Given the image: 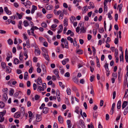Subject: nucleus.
Returning <instances> with one entry per match:
<instances>
[{"label":"nucleus","instance_id":"37998d69","mask_svg":"<svg viewBox=\"0 0 128 128\" xmlns=\"http://www.w3.org/2000/svg\"><path fill=\"white\" fill-rule=\"evenodd\" d=\"M16 14L18 17V18L19 19H21L22 17V16L21 14H19L18 12H16Z\"/></svg>","mask_w":128,"mask_h":128},{"label":"nucleus","instance_id":"4c0bfd02","mask_svg":"<svg viewBox=\"0 0 128 128\" xmlns=\"http://www.w3.org/2000/svg\"><path fill=\"white\" fill-rule=\"evenodd\" d=\"M67 39L68 40L70 41L71 43L73 42V38L70 37V36H68L67 38Z\"/></svg>","mask_w":128,"mask_h":128},{"label":"nucleus","instance_id":"0eeeda50","mask_svg":"<svg viewBox=\"0 0 128 128\" xmlns=\"http://www.w3.org/2000/svg\"><path fill=\"white\" fill-rule=\"evenodd\" d=\"M59 29L58 31V34H60L61 32H62L63 30V26L62 24L60 25L59 26Z\"/></svg>","mask_w":128,"mask_h":128},{"label":"nucleus","instance_id":"5701e85b","mask_svg":"<svg viewBox=\"0 0 128 128\" xmlns=\"http://www.w3.org/2000/svg\"><path fill=\"white\" fill-rule=\"evenodd\" d=\"M8 44L10 45H12L13 44V42L12 39L9 38L8 40Z\"/></svg>","mask_w":128,"mask_h":128},{"label":"nucleus","instance_id":"6e6d98bb","mask_svg":"<svg viewBox=\"0 0 128 128\" xmlns=\"http://www.w3.org/2000/svg\"><path fill=\"white\" fill-rule=\"evenodd\" d=\"M46 17L48 18L49 19L52 17V15L51 14H48L46 15Z\"/></svg>","mask_w":128,"mask_h":128},{"label":"nucleus","instance_id":"c9c22d12","mask_svg":"<svg viewBox=\"0 0 128 128\" xmlns=\"http://www.w3.org/2000/svg\"><path fill=\"white\" fill-rule=\"evenodd\" d=\"M41 26L44 28H46L47 26L46 24L44 22H42L41 24Z\"/></svg>","mask_w":128,"mask_h":128},{"label":"nucleus","instance_id":"cd10ccee","mask_svg":"<svg viewBox=\"0 0 128 128\" xmlns=\"http://www.w3.org/2000/svg\"><path fill=\"white\" fill-rule=\"evenodd\" d=\"M96 60L97 65L98 67L99 68H100V65L99 62V59L97 56L96 57Z\"/></svg>","mask_w":128,"mask_h":128},{"label":"nucleus","instance_id":"f257e3e1","mask_svg":"<svg viewBox=\"0 0 128 128\" xmlns=\"http://www.w3.org/2000/svg\"><path fill=\"white\" fill-rule=\"evenodd\" d=\"M79 124L80 126L82 127V128H85V126H84V122L83 120L80 119L79 120Z\"/></svg>","mask_w":128,"mask_h":128},{"label":"nucleus","instance_id":"bb28decb","mask_svg":"<svg viewBox=\"0 0 128 128\" xmlns=\"http://www.w3.org/2000/svg\"><path fill=\"white\" fill-rule=\"evenodd\" d=\"M27 52H28L26 50L24 51V56H26V58L25 59V60H26L28 57V56L27 54Z\"/></svg>","mask_w":128,"mask_h":128},{"label":"nucleus","instance_id":"49530a36","mask_svg":"<svg viewBox=\"0 0 128 128\" xmlns=\"http://www.w3.org/2000/svg\"><path fill=\"white\" fill-rule=\"evenodd\" d=\"M112 76L113 78H117V74H115L114 72H113L112 74Z\"/></svg>","mask_w":128,"mask_h":128},{"label":"nucleus","instance_id":"dca6fc26","mask_svg":"<svg viewBox=\"0 0 128 128\" xmlns=\"http://www.w3.org/2000/svg\"><path fill=\"white\" fill-rule=\"evenodd\" d=\"M43 55L44 56L46 60L48 61H49V59L50 58V57L48 55H47L46 54H44Z\"/></svg>","mask_w":128,"mask_h":128},{"label":"nucleus","instance_id":"c03bdc74","mask_svg":"<svg viewBox=\"0 0 128 128\" xmlns=\"http://www.w3.org/2000/svg\"><path fill=\"white\" fill-rule=\"evenodd\" d=\"M53 8V6L51 5H49L47 6L46 8V9L48 10H50Z\"/></svg>","mask_w":128,"mask_h":128},{"label":"nucleus","instance_id":"39448f33","mask_svg":"<svg viewBox=\"0 0 128 128\" xmlns=\"http://www.w3.org/2000/svg\"><path fill=\"white\" fill-rule=\"evenodd\" d=\"M58 120L60 124H62L63 122V118L60 115L58 117Z\"/></svg>","mask_w":128,"mask_h":128},{"label":"nucleus","instance_id":"f03ea898","mask_svg":"<svg viewBox=\"0 0 128 128\" xmlns=\"http://www.w3.org/2000/svg\"><path fill=\"white\" fill-rule=\"evenodd\" d=\"M20 112H18L14 114V116L15 118H18L20 116Z\"/></svg>","mask_w":128,"mask_h":128},{"label":"nucleus","instance_id":"6e6552de","mask_svg":"<svg viewBox=\"0 0 128 128\" xmlns=\"http://www.w3.org/2000/svg\"><path fill=\"white\" fill-rule=\"evenodd\" d=\"M4 98L3 100L4 102H6L8 98L6 94L4 93L3 95Z\"/></svg>","mask_w":128,"mask_h":128},{"label":"nucleus","instance_id":"69168bd1","mask_svg":"<svg viewBox=\"0 0 128 128\" xmlns=\"http://www.w3.org/2000/svg\"><path fill=\"white\" fill-rule=\"evenodd\" d=\"M26 4H28L29 6H30L32 4L31 2L29 0H27L26 1Z\"/></svg>","mask_w":128,"mask_h":128},{"label":"nucleus","instance_id":"79ce46f5","mask_svg":"<svg viewBox=\"0 0 128 128\" xmlns=\"http://www.w3.org/2000/svg\"><path fill=\"white\" fill-rule=\"evenodd\" d=\"M77 52L79 54H82L83 53V51L81 50H79L77 51Z\"/></svg>","mask_w":128,"mask_h":128},{"label":"nucleus","instance_id":"412c9836","mask_svg":"<svg viewBox=\"0 0 128 128\" xmlns=\"http://www.w3.org/2000/svg\"><path fill=\"white\" fill-rule=\"evenodd\" d=\"M66 92L67 94L68 95H70L71 94V91L70 88H67Z\"/></svg>","mask_w":128,"mask_h":128},{"label":"nucleus","instance_id":"0e129e2a","mask_svg":"<svg viewBox=\"0 0 128 128\" xmlns=\"http://www.w3.org/2000/svg\"><path fill=\"white\" fill-rule=\"evenodd\" d=\"M116 92L115 91L113 92V99H115L116 96Z\"/></svg>","mask_w":128,"mask_h":128},{"label":"nucleus","instance_id":"3c124183","mask_svg":"<svg viewBox=\"0 0 128 128\" xmlns=\"http://www.w3.org/2000/svg\"><path fill=\"white\" fill-rule=\"evenodd\" d=\"M90 5L92 8H94V5L92 2H90Z\"/></svg>","mask_w":128,"mask_h":128},{"label":"nucleus","instance_id":"603ef678","mask_svg":"<svg viewBox=\"0 0 128 128\" xmlns=\"http://www.w3.org/2000/svg\"><path fill=\"white\" fill-rule=\"evenodd\" d=\"M12 20H11V19H8L6 21V24H9L10 23H11V22H12Z\"/></svg>","mask_w":128,"mask_h":128},{"label":"nucleus","instance_id":"7ed1b4c3","mask_svg":"<svg viewBox=\"0 0 128 128\" xmlns=\"http://www.w3.org/2000/svg\"><path fill=\"white\" fill-rule=\"evenodd\" d=\"M42 116L41 115L37 114L36 116V120L37 122H40L41 120Z\"/></svg>","mask_w":128,"mask_h":128},{"label":"nucleus","instance_id":"e2e57ef3","mask_svg":"<svg viewBox=\"0 0 128 128\" xmlns=\"http://www.w3.org/2000/svg\"><path fill=\"white\" fill-rule=\"evenodd\" d=\"M79 108L78 107H76V110L75 111V112H76L78 114L79 112Z\"/></svg>","mask_w":128,"mask_h":128},{"label":"nucleus","instance_id":"473e14b6","mask_svg":"<svg viewBox=\"0 0 128 128\" xmlns=\"http://www.w3.org/2000/svg\"><path fill=\"white\" fill-rule=\"evenodd\" d=\"M54 72L56 75H58L59 73L58 69H55L54 70Z\"/></svg>","mask_w":128,"mask_h":128},{"label":"nucleus","instance_id":"f3484780","mask_svg":"<svg viewBox=\"0 0 128 128\" xmlns=\"http://www.w3.org/2000/svg\"><path fill=\"white\" fill-rule=\"evenodd\" d=\"M104 67L107 72L108 71L109 69L108 66V64L107 63H105L104 65Z\"/></svg>","mask_w":128,"mask_h":128},{"label":"nucleus","instance_id":"4be33fe9","mask_svg":"<svg viewBox=\"0 0 128 128\" xmlns=\"http://www.w3.org/2000/svg\"><path fill=\"white\" fill-rule=\"evenodd\" d=\"M28 73L27 72H25L24 77V78L25 80H26L27 79L28 76Z\"/></svg>","mask_w":128,"mask_h":128},{"label":"nucleus","instance_id":"774afa93","mask_svg":"<svg viewBox=\"0 0 128 128\" xmlns=\"http://www.w3.org/2000/svg\"><path fill=\"white\" fill-rule=\"evenodd\" d=\"M41 69L39 67H38L37 68V71L38 73H40L41 72Z\"/></svg>","mask_w":128,"mask_h":128},{"label":"nucleus","instance_id":"bf43d9fd","mask_svg":"<svg viewBox=\"0 0 128 128\" xmlns=\"http://www.w3.org/2000/svg\"><path fill=\"white\" fill-rule=\"evenodd\" d=\"M64 76L66 77H68L70 76V73L69 72H67L65 74Z\"/></svg>","mask_w":128,"mask_h":128},{"label":"nucleus","instance_id":"a878e982","mask_svg":"<svg viewBox=\"0 0 128 128\" xmlns=\"http://www.w3.org/2000/svg\"><path fill=\"white\" fill-rule=\"evenodd\" d=\"M14 63L15 64H17L19 63V60L17 58H15L14 60Z\"/></svg>","mask_w":128,"mask_h":128},{"label":"nucleus","instance_id":"f704fd0d","mask_svg":"<svg viewBox=\"0 0 128 128\" xmlns=\"http://www.w3.org/2000/svg\"><path fill=\"white\" fill-rule=\"evenodd\" d=\"M118 34H117V38H115L114 41V43L115 44H117L118 43Z\"/></svg>","mask_w":128,"mask_h":128},{"label":"nucleus","instance_id":"4d7b16f0","mask_svg":"<svg viewBox=\"0 0 128 128\" xmlns=\"http://www.w3.org/2000/svg\"><path fill=\"white\" fill-rule=\"evenodd\" d=\"M64 16V14L63 13H61L60 14V15L59 18L60 19H62L63 17Z\"/></svg>","mask_w":128,"mask_h":128},{"label":"nucleus","instance_id":"864d4df0","mask_svg":"<svg viewBox=\"0 0 128 128\" xmlns=\"http://www.w3.org/2000/svg\"><path fill=\"white\" fill-rule=\"evenodd\" d=\"M74 19L75 20L76 19L74 17V16H73V17H72L71 18H70V21L72 22V23L74 21Z\"/></svg>","mask_w":128,"mask_h":128},{"label":"nucleus","instance_id":"2eb2a0df","mask_svg":"<svg viewBox=\"0 0 128 128\" xmlns=\"http://www.w3.org/2000/svg\"><path fill=\"white\" fill-rule=\"evenodd\" d=\"M86 28H85L84 26L81 28L80 29L81 32L83 33H86Z\"/></svg>","mask_w":128,"mask_h":128},{"label":"nucleus","instance_id":"72a5a7b5","mask_svg":"<svg viewBox=\"0 0 128 128\" xmlns=\"http://www.w3.org/2000/svg\"><path fill=\"white\" fill-rule=\"evenodd\" d=\"M14 90L13 89L11 88L10 90L9 91V94L10 96H12L14 92Z\"/></svg>","mask_w":128,"mask_h":128},{"label":"nucleus","instance_id":"4468645a","mask_svg":"<svg viewBox=\"0 0 128 128\" xmlns=\"http://www.w3.org/2000/svg\"><path fill=\"white\" fill-rule=\"evenodd\" d=\"M72 80L76 84H77L78 82V79L76 77L74 78H72Z\"/></svg>","mask_w":128,"mask_h":128},{"label":"nucleus","instance_id":"393cba45","mask_svg":"<svg viewBox=\"0 0 128 128\" xmlns=\"http://www.w3.org/2000/svg\"><path fill=\"white\" fill-rule=\"evenodd\" d=\"M65 47L67 48H68V42L67 40H66L64 42Z\"/></svg>","mask_w":128,"mask_h":128},{"label":"nucleus","instance_id":"680f3d73","mask_svg":"<svg viewBox=\"0 0 128 128\" xmlns=\"http://www.w3.org/2000/svg\"><path fill=\"white\" fill-rule=\"evenodd\" d=\"M118 15L117 14H115V19L116 21H117L118 19Z\"/></svg>","mask_w":128,"mask_h":128},{"label":"nucleus","instance_id":"a18cd8bd","mask_svg":"<svg viewBox=\"0 0 128 128\" xmlns=\"http://www.w3.org/2000/svg\"><path fill=\"white\" fill-rule=\"evenodd\" d=\"M118 50L116 49L115 50V56H118Z\"/></svg>","mask_w":128,"mask_h":128},{"label":"nucleus","instance_id":"b1692460","mask_svg":"<svg viewBox=\"0 0 128 128\" xmlns=\"http://www.w3.org/2000/svg\"><path fill=\"white\" fill-rule=\"evenodd\" d=\"M122 70V69L121 68H120L118 70V79L119 80H120V72H121V70Z\"/></svg>","mask_w":128,"mask_h":128},{"label":"nucleus","instance_id":"2f4dec72","mask_svg":"<svg viewBox=\"0 0 128 128\" xmlns=\"http://www.w3.org/2000/svg\"><path fill=\"white\" fill-rule=\"evenodd\" d=\"M4 106V104L2 102H0V108H3Z\"/></svg>","mask_w":128,"mask_h":128},{"label":"nucleus","instance_id":"338daca9","mask_svg":"<svg viewBox=\"0 0 128 128\" xmlns=\"http://www.w3.org/2000/svg\"><path fill=\"white\" fill-rule=\"evenodd\" d=\"M33 87L34 90H36L37 88V85L36 84H34L33 85Z\"/></svg>","mask_w":128,"mask_h":128},{"label":"nucleus","instance_id":"f8f14e48","mask_svg":"<svg viewBox=\"0 0 128 128\" xmlns=\"http://www.w3.org/2000/svg\"><path fill=\"white\" fill-rule=\"evenodd\" d=\"M104 12H106L107 11L108 7L106 5V4H105V2L104 3Z\"/></svg>","mask_w":128,"mask_h":128},{"label":"nucleus","instance_id":"58836bf2","mask_svg":"<svg viewBox=\"0 0 128 128\" xmlns=\"http://www.w3.org/2000/svg\"><path fill=\"white\" fill-rule=\"evenodd\" d=\"M62 82H59L60 86L62 87V89H64V88L65 86L64 85H62Z\"/></svg>","mask_w":128,"mask_h":128},{"label":"nucleus","instance_id":"7c9ffc66","mask_svg":"<svg viewBox=\"0 0 128 128\" xmlns=\"http://www.w3.org/2000/svg\"><path fill=\"white\" fill-rule=\"evenodd\" d=\"M24 26L25 27H26L29 25V24L28 21L26 20H25L23 22Z\"/></svg>","mask_w":128,"mask_h":128},{"label":"nucleus","instance_id":"ea45409f","mask_svg":"<svg viewBox=\"0 0 128 128\" xmlns=\"http://www.w3.org/2000/svg\"><path fill=\"white\" fill-rule=\"evenodd\" d=\"M31 32L32 34V35L35 36V37H36V35L34 34V29L33 28H31L30 29Z\"/></svg>","mask_w":128,"mask_h":128},{"label":"nucleus","instance_id":"9d476101","mask_svg":"<svg viewBox=\"0 0 128 128\" xmlns=\"http://www.w3.org/2000/svg\"><path fill=\"white\" fill-rule=\"evenodd\" d=\"M6 71L8 73H10L11 72V68L8 66H6Z\"/></svg>","mask_w":128,"mask_h":128},{"label":"nucleus","instance_id":"09e8293b","mask_svg":"<svg viewBox=\"0 0 128 128\" xmlns=\"http://www.w3.org/2000/svg\"><path fill=\"white\" fill-rule=\"evenodd\" d=\"M0 122H3L4 119V118L3 116H1L0 115Z\"/></svg>","mask_w":128,"mask_h":128},{"label":"nucleus","instance_id":"a19ab883","mask_svg":"<svg viewBox=\"0 0 128 128\" xmlns=\"http://www.w3.org/2000/svg\"><path fill=\"white\" fill-rule=\"evenodd\" d=\"M40 98V96L38 94H36L34 96L35 99L36 100H38Z\"/></svg>","mask_w":128,"mask_h":128},{"label":"nucleus","instance_id":"5fc2aeb1","mask_svg":"<svg viewBox=\"0 0 128 128\" xmlns=\"http://www.w3.org/2000/svg\"><path fill=\"white\" fill-rule=\"evenodd\" d=\"M2 91L4 92V93L6 94L8 90V89L7 88H4L2 89Z\"/></svg>","mask_w":128,"mask_h":128},{"label":"nucleus","instance_id":"c756f323","mask_svg":"<svg viewBox=\"0 0 128 128\" xmlns=\"http://www.w3.org/2000/svg\"><path fill=\"white\" fill-rule=\"evenodd\" d=\"M1 66L3 69H5V66H6V64L4 62H1Z\"/></svg>","mask_w":128,"mask_h":128},{"label":"nucleus","instance_id":"c85d7f7f","mask_svg":"<svg viewBox=\"0 0 128 128\" xmlns=\"http://www.w3.org/2000/svg\"><path fill=\"white\" fill-rule=\"evenodd\" d=\"M67 19H64V26H66L68 25V23L67 22Z\"/></svg>","mask_w":128,"mask_h":128},{"label":"nucleus","instance_id":"8fccbe9b","mask_svg":"<svg viewBox=\"0 0 128 128\" xmlns=\"http://www.w3.org/2000/svg\"><path fill=\"white\" fill-rule=\"evenodd\" d=\"M122 4H120L118 5L117 9H118V8H119V9L122 10Z\"/></svg>","mask_w":128,"mask_h":128},{"label":"nucleus","instance_id":"423d86ee","mask_svg":"<svg viewBox=\"0 0 128 128\" xmlns=\"http://www.w3.org/2000/svg\"><path fill=\"white\" fill-rule=\"evenodd\" d=\"M37 83L39 85H41L42 84V81L41 78L38 77L37 79Z\"/></svg>","mask_w":128,"mask_h":128},{"label":"nucleus","instance_id":"6ab92c4d","mask_svg":"<svg viewBox=\"0 0 128 128\" xmlns=\"http://www.w3.org/2000/svg\"><path fill=\"white\" fill-rule=\"evenodd\" d=\"M37 90L38 91H39V90L40 91H44V89L42 87L40 86H38V88L37 89Z\"/></svg>","mask_w":128,"mask_h":128},{"label":"nucleus","instance_id":"de8ad7c7","mask_svg":"<svg viewBox=\"0 0 128 128\" xmlns=\"http://www.w3.org/2000/svg\"><path fill=\"white\" fill-rule=\"evenodd\" d=\"M7 56L11 58L12 57V53L10 52H8L7 54Z\"/></svg>","mask_w":128,"mask_h":128},{"label":"nucleus","instance_id":"ddd939ff","mask_svg":"<svg viewBox=\"0 0 128 128\" xmlns=\"http://www.w3.org/2000/svg\"><path fill=\"white\" fill-rule=\"evenodd\" d=\"M35 52L36 55H39L40 54V50L36 49L35 50Z\"/></svg>","mask_w":128,"mask_h":128},{"label":"nucleus","instance_id":"20e7f679","mask_svg":"<svg viewBox=\"0 0 128 128\" xmlns=\"http://www.w3.org/2000/svg\"><path fill=\"white\" fill-rule=\"evenodd\" d=\"M49 108L47 107H45L43 108L42 112L44 114H47L48 112Z\"/></svg>","mask_w":128,"mask_h":128},{"label":"nucleus","instance_id":"052dcab7","mask_svg":"<svg viewBox=\"0 0 128 128\" xmlns=\"http://www.w3.org/2000/svg\"><path fill=\"white\" fill-rule=\"evenodd\" d=\"M86 6H84V10L83 12L84 13H85L86 11L88 10V9L86 8Z\"/></svg>","mask_w":128,"mask_h":128},{"label":"nucleus","instance_id":"9b49d317","mask_svg":"<svg viewBox=\"0 0 128 128\" xmlns=\"http://www.w3.org/2000/svg\"><path fill=\"white\" fill-rule=\"evenodd\" d=\"M121 100H120L118 101L117 105V108L118 109H119L120 108L121 106Z\"/></svg>","mask_w":128,"mask_h":128},{"label":"nucleus","instance_id":"e433bc0d","mask_svg":"<svg viewBox=\"0 0 128 128\" xmlns=\"http://www.w3.org/2000/svg\"><path fill=\"white\" fill-rule=\"evenodd\" d=\"M128 112V107L126 108L124 110V115H126Z\"/></svg>","mask_w":128,"mask_h":128},{"label":"nucleus","instance_id":"1a4fd4ad","mask_svg":"<svg viewBox=\"0 0 128 128\" xmlns=\"http://www.w3.org/2000/svg\"><path fill=\"white\" fill-rule=\"evenodd\" d=\"M128 103L126 101H124L122 105V108L123 109L127 105Z\"/></svg>","mask_w":128,"mask_h":128},{"label":"nucleus","instance_id":"a211bd4d","mask_svg":"<svg viewBox=\"0 0 128 128\" xmlns=\"http://www.w3.org/2000/svg\"><path fill=\"white\" fill-rule=\"evenodd\" d=\"M120 62L122 61L123 62L124 60V55H123V52H122V55H120Z\"/></svg>","mask_w":128,"mask_h":128},{"label":"nucleus","instance_id":"13d9d810","mask_svg":"<svg viewBox=\"0 0 128 128\" xmlns=\"http://www.w3.org/2000/svg\"><path fill=\"white\" fill-rule=\"evenodd\" d=\"M28 113L29 114V117H31L32 116L33 114L31 111H29L28 112Z\"/></svg>","mask_w":128,"mask_h":128},{"label":"nucleus","instance_id":"aec40b11","mask_svg":"<svg viewBox=\"0 0 128 128\" xmlns=\"http://www.w3.org/2000/svg\"><path fill=\"white\" fill-rule=\"evenodd\" d=\"M25 109L24 107H21L20 110L21 113H22L23 114H24L25 113Z\"/></svg>","mask_w":128,"mask_h":128}]
</instances>
